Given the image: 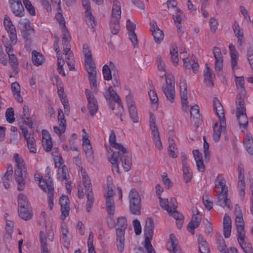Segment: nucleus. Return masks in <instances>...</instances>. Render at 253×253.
<instances>
[{"instance_id":"nucleus-1","label":"nucleus","mask_w":253,"mask_h":253,"mask_svg":"<svg viewBox=\"0 0 253 253\" xmlns=\"http://www.w3.org/2000/svg\"><path fill=\"white\" fill-rule=\"evenodd\" d=\"M112 154L110 157H108V160L112 165V170L117 173L119 172L118 167L119 160H120L122 164V166L125 171H129L132 166L131 157L129 154L126 148V152L123 153L121 150L117 152L111 151Z\"/></svg>"},{"instance_id":"nucleus-2","label":"nucleus","mask_w":253,"mask_h":253,"mask_svg":"<svg viewBox=\"0 0 253 253\" xmlns=\"http://www.w3.org/2000/svg\"><path fill=\"white\" fill-rule=\"evenodd\" d=\"M213 109L220 121L219 127L218 126L217 123H215L213 126V133L212 134V138L213 140L217 142L220 139L222 130L225 129L226 128V122L223 108L221 103L217 98H213Z\"/></svg>"},{"instance_id":"nucleus-3","label":"nucleus","mask_w":253,"mask_h":253,"mask_svg":"<svg viewBox=\"0 0 253 253\" xmlns=\"http://www.w3.org/2000/svg\"><path fill=\"white\" fill-rule=\"evenodd\" d=\"M14 159L16 163L14 174L18 184L17 189L19 191H22L25 188L24 177H25L26 174L25 163L17 154L14 156Z\"/></svg>"},{"instance_id":"nucleus-4","label":"nucleus","mask_w":253,"mask_h":253,"mask_svg":"<svg viewBox=\"0 0 253 253\" xmlns=\"http://www.w3.org/2000/svg\"><path fill=\"white\" fill-rule=\"evenodd\" d=\"M45 172L48 175V179L40 181V187L44 192L47 193L48 206L50 210L53 207L54 186L52 179L51 177V169L49 167L46 168Z\"/></svg>"},{"instance_id":"nucleus-5","label":"nucleus","mask_w":253,"mask_h":253,"mask_svg":"<svg viewBox=\"0 0 253 253\" xmlns=\"http://www.w3.org/2000/svg\"><path fill=\"white\" fill-rule=\"evenodd\" d=\"M154 229V223L153 219L151 217H148L144 229L145 236L144 247L148 253H155V250L151 244V241L153 236Z\"/></svg>"},{"instance_id":"nucleus-6","label":"nucleus","mask_w":253,"mask_h":253,"mask_svg":"<svg viewBox=\"0 0 253 253\" xmlns=\"http://www.w3.org/2000/svg\"><path fill=\"white\" fill-rule=\"evenodd\" d=\"M129 210L131 213L134 215L141 214V198L139 193L134 189H132L128 195Z\"/></svg>"},{"instance_id":"nucleus-7","label":"nucleus","mask_w":253,"mask_h":253,"mask_svg":"<svg viewBox=\"0 0 253 253\" xmlns=\"http://www.w3.org/2000/svg\"><path fill=\"white\" fill-rule=\"evenodd\" d=\"M162 89L168 100L173 102L175 96V89L174 77L172 76L166 77V84L163 85Z\"/></svg>"},{"instance_id":"nucleus-8","label":"nucleus","mask_w":253,"mask_h":253,"mask_svg":"<svg viewBox=\"0 0 253 253\" xmlns=\"http://www.w3.org/2000/svg\"><path fill=\"white\" fill-rule=\"evenodd\" d=\"M86 70L88 74L90 86L93 88V91L97 92L96 71L95 63L85 64Z\"/></svg>"},{"instance_id":"nucleus-9","label":"nucleus","mask_w":253,"mask_h":253,"mask_svg":"<svg viewBox=\"0 0 253 253\" xmlns=\"http://www.w3.org/2000/svg\"><path fill=\"white\" fill-rule=\"evenodd\" d=\"M8 3L11 11L15 16H24L25 10L21 0H8Z\"/></svg>"},{"instance_id":"nucleus-10","label":"nucleus","mask_w":253,"mask_h":253,"mask_svg":"<svg viewBox=\"0 0 253 253\" xmlns=\"http://www.w3.org/2000/svg\"><path fill=\"white\" fill-rule=\"evenodd\" d=\"M83 184L85 188V195L87 199L86 211L87 212H89L94 202V198L90 180L84 181L83 182Z\"/></svg>"},{"instance_id":"nucleus-11","label":"nucleus","mask_w":253,"mask_h":253,"mask_svg":"<svg viewBox=\"0 0 253 253\" xmlns=\"http://www.w3.org/2000/svg\"><path fill=\"white\" fill-rule=\"evenodd\" d=\"M85 95L88 101V109L90 115L92 117L98 110V103L93 95L88 89H86Z\"/></svg>"},{"instance_id":"nucleus-12","label":"nucleus","mask_w":253,"mask_h":253,"mask_svg":"<svg viewBox=\"0 0 253 253\" xmlns=\"http://www.w3.org/2000/svg\"><path fill=\"white\" fill-rule=\"evenodd\" d=\"M214 192L217 194V199L215 202V204L220 207L224 208L226 207L230 209L232 206L230 204L229 199L227 198L228 191H223V192H218L217 190L214 189Z\"/></svg>"},{"instance_id":"nucleus-13","label":"nucleus","mask_w":253,"mask_h":253,"mask_svg":"<svg viewBox=\"0 0 253 253\" xmlns=\"http://www.w3.org/2000/svg\"><path fill=\"white\" fill-rule=\"evenodd\" d=\"M126 101L131 119L134 123L138 122L136 108L132 97L130 95L126 96Z\"/></svg>"},{"instance_id":"nucleus-14","label":"nucleus","mask_w":253,"mask_h":253,"mask_svg":"<svg viewBox=\"0 0 253 253\" xmlns=\"http://www.w3.org/2000/svg\"><path fill=\"white\" fill-rule=\"evenodd\" d=\"M105 97L107 100H110V98H112L114 102L118 103L119 112L116 113V115L119 116V115H121L122 113L123 112V106L119 96L114 90L112 87L110 86L108 88V91L106 92V94H105Z\"/></svg>"},{"instance_id":"nucleus-15","label":"nucleus","mask_w":253,"mask_h":253,"mask_svg":"<svg viewBox=\"0 0 253 253\" xmlns=\"http://www.w3.org/2000/svg\"><path fill=\"white\" fill-rule=\"evenodd\" d=\"M54 235L52 232L47 233V237L42 231L40 232V241L41 243V253H50L49 250L48 249L47 245V239L50 242L53 241Z\"/></svg>"},{"instance_id":"nucleus-16","label":"nucleus","mask_w":253,"mask_h":253,"mask_svg":"<svg viewBox=\"0 0 253 253\" xmlns=\"http://www.w3.org/2000/svg\"><path fill=\"white\" fill-rule=\"evenodd\" d=\"M58 120L59 126H54L53 127L54 131L58 135L64 133L66 128V120L64 118V115L62 110L59 109L58 111Z\"/></svg>"},{"instance_id":"nucleus-17","label":"nucleus","mask_w":253,"mask_h":253,"mask_svg":"<svg viewBox=\"0 0 253 253\" xmlns=\"http://www.w3.org/2000/svg\"><path fill=\"white\" fill-rule=\"evenodd\" d=\"M59 204L61 206V218L64 220L69 213V199L67 196H62L59 199Z\"/></svg>"},{"instance_id":"nucleus-18","label":"nucleus","mask_w":253,"mask_h":253,"mask_svg":"<svg viewBox=\"0 0 253 253\" xmlns=\"http://www.w3.org/2000/svg\"><path fill=\"white\" fill-rule=\"evenodd\" d=\"M199 107L197 105L191 107L190 111L191 122L196 126H198L201 122V116L200 114Z\"/></svg>"},{"instance_id":"nucleus-19","label":"nucleus","mask_w":253,"mask_h":253,"mask_svg":"<svg viewBox=\"0 0 253 253\" xmlns=\"http://www.w3.org/2000/svg\"><path fill=\"white\" fill-rule=\"evenodd\" d=\"M111 70H112L113 73L117 72L116 67L111 61L109 63V66L107 65H104L103 66L102 72L105 80L108 81L112 79Z\"/></svg>"},{"instance_id":"nucleus-20","label":"nucleus","mask_w":253,"mask_h":253,"mask_svg":"<svg viewBox=\"0 0 253 253\" xmlns=\"http://www.w3.org/2000/svg\"><path fill=\"white\" fill-rule=\"evenodd\" d=\"M245 95H237L236 100V114L246 113L244 97Z\"/></svg>"},{"instance_id":"nucleus-21","label":"nucleus","mask_w":253,"mask_h":253,"mask_svg":"<svg viewBox=\"0 0 253 253\" xmlns=\"http://www.w3.org/2000/svg\"><path fill=\"white\" fill-rule=\"evenodd\" d=\"M223 224L224 236L225 238H229L230 236L231 230V219L226 214L224 216Z\"/></svg>"},{"instance_id":"nucleus-22","label":"nucleus","mask_w":253,"mask_h":253,"mask_svg":"<svg viewBox=\"0 0 253 253\" xmlns=\"http://www.w3.org/2000/svg\"><path fill=\"white\" fill-rule=\"evenodd\" d=\"M110 145L113 148L121 150L123 153L126 152V148H125L121 143L116 142V134L114 130H111L109 137Z\"/></svg>"},{"instance_id":"nucleus-23","label":"nucleus","mask_w":253,"mask_h":253,"mask_svg":"<svg viewBox=\"0 0 253 253\" xmlns=\"http://www.w3.org/2000/svg\"><path fill=\"white\" fill-rule=\"evenodd\" d=\"M117 228L116 229V233H121L122 234L125 233L126 229L127 227V220L125 216H121L118 218L117 222Z\"/></svg>"},{"instance_id":"nucleus-24","label":"nucleus","mask_w":253,"mask_h":253,"mask_svg":"<svg viewBox=\"0 0 253 253\" xmlns=\"http://www.w3.org/2000/svg\"><path fill=\"white\" fill-rule=\"evenodd\" d=\"M230 50V54L231 58V66L233 71H234L235 68H236V65L238 61V51L236 49L234 45L230 44L229 46Z\"/></svg>"},{"instance_id":"nucleus-25","label":"nucleus","mask_w":253,"mask_h":253,"mask_svg":"<svg viewBox=\"0 0 253 253\" xmlns=\"http://www.w3.org/2000/svg\"><path fill=\"white\" fill-rule=\"evenodd\" d=\"M17 202L18 204V209H20V211H24V208H30V204L27 197L22 193L18 194Z\"/></svg>"},{"instance_id":"nucleus-26","label":"nucleus","mask_w":253,"mask_h":253,"mask_svg":"<svg viewBox=\"0 0 253 253\" xmlns=\"http://www.w3.org/2000/svg\"><path fill=\"white\" fill-rule=\"evenodd\" d=\"M23 124L28 126L29 128H32L33 127V122L29 114V107L25 105L23 107Z\"/></svg>"},{"instance_id":"nucleus-27","label":"nucleus","mask_w":253,"mask_h":253,"mask_svg":"<svg viewBox=\"0 0 253 253\" xmlns=\"http://www.w3.org/2000/svg\"><path fill=\"white\" fill-rule=\"evenodd\" d=\"M58 94L60 98V100L64 106L65 113L68 115L69 113V104L66 95L64 93L63 88L61 87L58 90Z\"/></svg>"},{"instance_id":"nucleus-28","label":"nucleus","mask_w":253,"mask_h":253,"mask_svg":"<svg viewBox=\"0 0 253 253\" xmlns=\"http://www.w3.org/2000/svg\"><path fill=\"white\" fill-rule=\"evenodd\" d=\"M57 178L60 181L68 180L70 178L67 167L63 165L61 168H59L57 170Z\"/></svg>"},{"instance_id":"nucleus-29","label":"nucleus","mask_w":253,"mask_h":253,"mask_svg":"<svg viewBox=\"0 0 253 253\" xmlns=\"http://www.w3.org/2000/svg\"><path fill=\"white\" fill-rule=\"evenodd\" d=\"M237 88L239 91L237 95H246V91L244 88V80L243 77H237L234 76Z\"/></svg>"},{"instance_id":"nucleus-30","label":"nucleus","mask_w":253,"mask_h":253,"mask_svg":"<svg viewBox=\"0 0 253 253\" xmlns=\"http://www.w3.org/2000/svg\"><path fill=\"white\" fill-rule=\"evenodd\" d=\"M169 52L170 59L173 64L177 65L178 63V48L176 44L172 43L170 46Z\"/></svg>"},{"instance_id":"nucleus-31","label":"nucleus","mask_w":253,"mask_h":253,"mask_svg":"<svg viewBox=\"0 0 253 253\" xmlns=\"http://www.w3.org/2000/svg\"><path fill=\"white\" fill-rule=\"evenodd\" d=\"M205 67V71L204 74L205 83L207 86L212 87L214 84L212 81L211 70L207 64H206Z\"/></svg>"},{"instance_id":"nucleus-32","label":"nucleus","mask_w":253,"mask_h":253,"mask_svg":"<svg viewBox=\"0 0 253 253\" xmlns=\"http://www.w3.org/2000/svg\"><path fill=\"white\" fill-rule=\"evenodd\" d=\"M83 50L84 56L85 64L94 63L91 51L89 49L87 44H84L83 45Z\"/></svg>"},{"instance_id":"nucleus-33","label":"nucleus","mask_w":253,"mask_h":253,"mask_svg":"<svg viewBox=\"0 0 253 253\" xmlns=\"http://www.w3.org/2000/svg\"><path fill=\"white\" fill-rule=\"evenodd\" d=\"M121 10L120 3L117 0L114 1L112 6L111 19H120L121 18Z\"/></svg>"},{"instance_id":"nucleus-34","label":"nucleus","mask_w":253,"mask_h":253,"mask_svg":"<svg viewBox=\"0 0 253 253\" xmlns=\"http://www.w3.org/2000/svg\"><path fill=\"white\" fill-rule=\"evenodd\" d=\"M43 57L42 55L36 50H33L32 52V61L33 63L36 66L42 65L43 62Z\"/></svg>"},{"instance_id":"nucleus-35","label":"nucleus","mask_w":253,"mask_h":253,"mask_svg":"<svg viewBox=\"0 0 253 253\" xmlns=\"http://www.w3.org/2000/svg\"><path fill=\"white\" fill-rule=\"evenodd\" d=\"M246 151L250 154H253V139L250 134H247L244 141Z\"/></svg>"},{"instance_id":"nucleus-36","label":"nucleus","mask_w":253,"mask_h":253,"mask_svg":"<svg viewBox=\"0 0 253 253\" xmlns=\"http://www.w3.org/2000/svg\"><path fill=\"white\" fill-rule=\"evenodd\" d=\"M199 250L201 253H209V248L208 246V243L204 240V237L202 235L198 236Z\"/></svg>"},{"instance_id":"nucleus-37","label":"nucleus","mask_w":253,"mask_h":253,"mask_svg":"<svg viewBox=\"0 0 253 253\" xmlns=\"http://www.w3.org/2000/svg\"><path fill=\"white\" fill-rule=\"evenodd\" d=\"M11 86L13 95L17 101L22 102L23 98L20 94V87L19 84L17 82H15L11 84Z\"/></svg>"},{"instance_id":"nucleus-38","label":"nucleus","mask_w":253,"mask_h":253,"mask_svg":"<svg viewBox=\"0 0 253 253\" xmlns=\"http://www.w3.org/2000/svg\"><path fill=\"white\" fill-rule=\"evenodd\" d=\"M169 240V243L170 244V248L172 249L173 253H182L179 246L176 243L177 239L174 234H170Z\"/></svg>"},{"instance_id":"nucleus-39","label":"nucleus","mask_w":253,"mask_h":253,"mask_svg":"<svg viewBox=\"0 0 253 253\" xmlns=\"http://www.w3.org/2000/svg\"><path fill=\"white\" fill-rule=\"evenodd\" d=\"M116 245L118 251L120 253H122L124 251L125 246V234L120 233H116Z\"/></svg>"},{"instance_id":"nucleus-40","label":"nucleus","mask_w":253,"mask_h":253,"mask_svg":"<svg viewBox=\"0 0 253 253\" xmlns=\"http://www.w3.org/2000/svg\"><path fill=\"white\" fill-rule=\"evenodd\" d=\"M240 128L246 129L248 125V118L246 113L236 114Z\"/></svg>"},{"instance_id":"nucleus-41","label":"nucleus","mask_w":253,"mask_h":253,"mask_svg":"<svg viewBox=\"0 0 253 253\" xmlns=\"http://www.w3.org/2000/svg\"><path fill=\"white\" fill-rule=\"evenodd\" d=\"M106 208L110 218H113L115 208L113 198L106 199Z\"/></svg>"},{"instance_id":"nucleus-42","label":"nucleus","mask_w":253,"mask_h":253,"mask_svg":"<svg viewBox=\"0 0 253 253\" xmlns=\"http://www.w3.org/2000/svg\"><path fill=\"white\" fill-rule=\"evenodd\" d=\"M107 191L104 194V196L107 199H113L115 195V192L113 189V183L112 178L110 176L107 178Z\"/></svg>"},{"instance_id":"nucleus-43","label":"nucleus","mask_w":253,"mask_h":253,"mask_svg":"<svg viewBox=\"0 0 253 253\" xmlns=\"http://www.w3.org/2000/svg\"><path fill=\"white\" fill-rule=\"evenodd\" d=\"M85 17L86 23L88 26L93 29L96 24L95 18L92 15L91 11H85Z\"/></svg>"},{"instance_id":"nucleus-44","label":"nucleus","mask_w":253,"mask_h":253,"mask_svg":"<svg viewBox=\"0 0 253 253\" xmlns=\"http://www.w3.org/2000/svg\"><path fill=\"white\" fill-rule=\"evenodd\" d=\"M64 53L65 55V60L70 70H73L75 69L74 66V63L75 61L73 53L70 50L69 52Z\"/></svg>"},{"instance_id":"nucleus-45","label":"nucleus","mask_w":253,"mask_h":253,"mask_svg":"<svg viewBox=\"0 0 253 253\" xmlns=\"http://www.w3.org/2000/svg\"><path fill=\"white\" fill-rule=\"evenodd\" d=\"M152 34L155 42L157 43H161L164 39L163 32L159 28H156V30H152Z\"/></svg>"},{"instance_id":"nucleus-46","label":"nucleus","mask_w":253,"mask_h":253,"mask_svg":"<svg viewBox=\"0 0 253 253\" xmlns=\"http://www.w3.org/2000/svg\"><path fill=\"white\" fill-rule=\"evenodd\" d=\"M19 216L23 219L25 220H28L32 218V212L30 210V208H24V211H20V209H18Z\"/></svg>"},{"instance_id":"nucleus-47","label":"nucleus","mask_w":253,"mask_h":253,"mask_svg":"<svg viewBox=\"0 0 253 253\" xmlns=\"http://www.w3.org/2000/svg\"><path fill=\"white\" fill-rule=\"evenodd\" d=\"M119 19H111L110 24V30L113 34H117L120 30V26Z\"/></svg>"},{"instance_id":"nucleus-48","label":"nucleus","mask_w":253,"mask_h":253,"mask_svg":"<svg viewBox=\"0 0 253 253\" xmlns=\"http://www.w3.org/2000/svg\"><path fill=\"white\" fill-rule=\"evenodd\" d=\"M3 24L6 30L8 32L15 31V28L13 25L12 21L9 17L6 15L4 16L3 20Z\"/></svg>"},{"instance_id":"nucleus-49","label":"nucleus","mask_w":253,"mask_h":253,"mask_svg":"<svg viewBox=\"0 0 253 253\" xmlns=\"http://www.w3.org/2000/svg\"><path fill=\"white\" fill-rule=\"evenodd\" d=\"M234 34L238 38L237 44L239 46H241L242 44V39L243 34L240 31V28L238 25H234L233 26Z\"/></svg>"},{"instance_id":"nucleus-50","label":"nucleus","mask_w":253,"mask_h":253,"mask_svg":"<svg viewBox=\"0 0 253 253\" xmlns=\"http://www.w3.org/2000/svg\"><path fill=\"white\" fill-rule=\"evenodd\" d=\"M160 201V206L169 213H170L172 211V208L169 205L168 199H163L160 196L158 197Z\"/></svg>"},{"instance_id":"nucleus-51","label":"nucleus","mask_w":253,"mask_h":253,"mask_svg":"<svg viewBox=\"0 0 253 253\" xmlns=\"http://www.w3.org/2000/svg\"><path fill=\"white\" fill-rule=\"evenodd\" d=\"M215 186L214 189L220 188L221 190L219 192H223V191H228L225 184V180L224 179H216Z\"/></svg>"},{"instance_id":"nucleus-52","label":"nucleus","mask_w":253,"mask_h":253,"mask_svg":"<svg viewBox=\"0 0 253 253\" xmlns=\"http://www.w3.org/2000/svg\"><path fill=\"white\" fill-rule=\"evenodd\" d=\"M61 233H62V236H61V239L63 241V244L64 246L67 247L70 243L69 240L68 238L67 234L68 233V230L63 227H61Z\"/></svg>"},{"instance_id":"nucleus-53","label":"nucleus","mask_w":253,"mask_h":253,"mask_svg":"<svg viewBox=\"0 0 253 253\" xmlns=\"http://www.w3.org/2000/svg\"><path fill=\"white\" fill-rule=\"evenodd\" d=\"M245 253H253L252 245L250 243L244 241H240L239 243Z\"/></svg>"},{"instance_id":"nucleus-54","label":"nucleus","mask_w":253,"mask_h":253,"mask_svg":"<svg viewBox=\"0 0 253 253\" xmlns=\"http://www.w3.org/2000/svg\"><path fill=\"white\" fill-rule=\"evenodd\" d=\"M27 146L30 152L36 153L37 148L34 138H29V139L27 140Z\"/></svg>"},{"instance_id":"nucleus-55","label":"nucleus","mask_w":253,"mask_h":253,"mask_svg":"<svg viewBox=\"0 0 253 253\" xmlns=\"http://www.w3.org/2000/svg\"><path fill=\"white\" fill-rule=\"evenodd\" d=\"M83 148L86 154L90 157L92 155L91 146L88 139L86 138L85 140H84Z\"/></svg>"},{"instance_id":"nucleus-56","label":"nucleus","mask_w":253,"mask_h":253,"mask_svg":"<svg viewBox=\"0 0 253 253\" xmlns=\"http://www.w3.org/2000/svg\"><path fill=\"white\" fill-rule=\"evenodd\" d=\"M64 64V61L60 56V54L57 55V70L60 74L65 77L66 76L64 71H63V66Z\"/></svg>"},{"instance_id":"nucleus-57","label":"nucleus","mask_w":253,"mask_h":253,"mask_svg":"<svg viewBox=\"0 0 253 253\" xmlns=\"http://www.w3.org/2000/svg\"><path fill=\"white\" fill-rule=\"evenodd\" d=\"M62 41L64 52L70 51L71 46L70 45L69 42L68 40L67 35L66 34H64L62 35Z\"/></svg>"},{"instance_id":"nucleus-58","label":"nucleus","mask_w":253,"mask_h":253,"mask_svg":"<svg viewBox=\"0 0 253 253\" xmlns=\"http://www.w3.org/2000/svg\"><path fill=\"white\" fill-rule=\"evenodd\" d=\"M183 16V12L180 8H176V11H174L173 14V19L175 23H181L182 16Z\"/></svg>"},{"instance_id":"nucleus-59","label":"nucleus","mask_w":253,"mask_h":253,"mask_svg":"<svg viewBox=\"0 0 253 253\" xmlns=\"http://www.w3.org/2000/svg\"><path fill=\"white\" fill-rule=\"evenodd\" d=\"M183 177L185 182L187 183L191 180L192 177L191 173L189 170V166H183Z\"/></svg>"},{"instance_id":"nucleus-60","label":"nucleus","mask_w":253,"mask_h":253,"mask_svg":"<svg viewBox=\"0 0 253 253\" xmlns=\"http://www.w3.org/2000/svg\"><path fill=\"white\" fill-rule=\"evenodd\" d=\"M216 241L218 245V249L219 251H222L223 249L226 248L227 246L222 236L220 235H217Z\"/></svg>"},{"instance_id":"nucleus-61","label":"nucleus","mask_w":253,"mask_h":253,"mask_svg":"<svg viewBox=\"0 0 253 253\" xmlns=\"http://www.w3.org/2000/svg\"><path fill=\"white\" fill-rule=\"evenodd\" d=\"M24 4L27 10L31 15H35L36 12L34 7L29 0H23Z\"/></svg>"},{"instance_id":"nucleus-62","label":"nucleus","mask_w":253,"mask_h":253,"mask_svg":"<svg viewBox=\"0 0 253 253\" xmlns=\"http://www.w3.org/2000/svg\"><path fill=\"white\" fill-rule=\"evenodd\" d=\"M237 232L238 242L240 243V241H244L245 237L244 226H240L239 227H237Z\"/></svg>"},{"instance_id":"nucleus-63","label":"nucleus","mask_w":253,"mask_h":253,"mask_svg":"<svg viewBox=\"0 0 253 253\" xmlns=\"http://www.w3.org/2000/svg\"><path fill=\"white\" fill-rule=\"evenodd\" d=\"M6 120L10 123H13L14 120V111L12 108H9L7 109L5 113Z\"/></svg>"},{"instance_id":"nucleus-64","label":"nucleus","mask_w":253,"mask_h":253,"mask_svg":"<svg viewBox=\"0 0 253 253\" xmlns=\"http://www.w3.org/2000/svg\"><path fill=\"white\" fill-rule=\"evenodd\" d=\"M61 11H59V12L56 14L55 18L56 20L58 21L59 24L60 25L61 28L63 29H66L65 26V21L62 15V14L60 12Z\"/></svg>"}]
</instances>
